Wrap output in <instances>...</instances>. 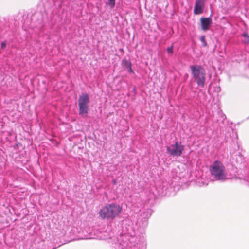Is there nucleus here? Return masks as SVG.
Masks as SVG:
<instances>
[{
  "instance_id": "7",
  "label": "nucleus",
  "mask_w": 249,
  "mask_h": 249,
  "mask_svg": "<svg viewBox=\"0 0 249 249\" xmlns=\"http://www.w3.org/2000/svg\"><path fill=\"white\" fill-rule=\"evenodd\" d=\"M89 103V96L87 93H83L78 100L79 105H88Z\"/></svg>"
},
{
  "instance_id": "9",
  "label": "nucleus",
  "mask_w": 249,
  "mask_h": 249,
  "mask_svg": "<svg viewBox=\"0 0 249 249\" xmlns=\"http://www.w3.org/2000/svg\"><path fill=\"white\" fill-rule=\"evenodd\" d=\"M79 114L82 116H86L88 112V105H79Z\"/></svg>"
},
{
  "instance_id": "5",
  "label": "nucleus",
  "mask_w": 249,
  "mask_h": 249,
  "mask_svg": "<svg viewBox=\"0 0 249 249\" xmlns=\"http://www.w3.org/2000/svg\"><path fill=\"white\" fill-rule=\"evenodd\" d=\"M205 6L204 0H196L195 2L194 13L196 15L201 14Z\"/></svg>"
},
{
  "instance_id": "14",
  "label": "nucleus",
  "mask_w": 249,
  "mask_h": 249,
  "mask_svg": "<svg viewBox=\"0 0 249 249\" xmlns=\"http://www.w3.org/2000/svg\"><path fill=\"white\" fill-rule=\"evenodd\" d=\"M6 46V43L5 42H2L1 44V48L2 49H4L5 48Z\"/></svg>"
},
{
  "instance_id": "1",
  "label": "nucleus",
  "mask_w": 249,
  "mask_h": 249,
  "mask_svg": "<svg viewBox=\"0 0 249 249\" xmlns=\"http://www.w3.org/2000/svg\"><path fill=\"white\" fill-rule=\"evenodd\" d=\"M122 207L119 205L111 203L107 204L100 210L99 216L102 219H114L121 213Z\"/></svg>"
},
{
  "instance_id": "6",
  "label": "nucleus",
  "mask_w": 249,
  "mask_h": 249,
  "mask_svg": "<svg viewBox=\"0 0 249 249\" xmlns=\"http://www.w3.org/2000/svg\"><path fill=\"white\" fill-rule=\"evenodd\" d=\"M201 26L203 31L209 30V27L212 23V19L210 18H200Z\"/></svg>"
},
{
  "instance_id": "2",
  "label": "nucleus",
  "mask_w": 249,
  "mask_h": 249,
  "mask_svg": "<svg viewBox=\"0 0 249 249\" xmlns=\"http://www.w3.org/2000/svg\"><path fill=\"white\" fill-rule=\"evenodd\" d=\"M191 73L194 81L198 86L203 87L205 81V71L203 68L198 65H195L190 66Z\"/></svg>"
},
{
  "instance_id": "3",
  "label": "nucleus",
  "mask_w": 249,
  "mask_h": 249,
  "mask_svg": "<svg viewBox=\"0 0 249 249\" xmlns=\"http://www.w3.org/2000/svg\"><path fill=\"white\" fill-rule=\"evenodd\" d=\"M210 171L217 180H224L226 178L225 167L219 161L216 160L211 165Z\"/></svg>"
},
{
  "instance_id": "11",
  "label": "nucleus",
  "mask_w": 249,
  "mask_h": 249,
  "mask_svg": "<svg viewBox=\"0 0 249 249\" xmlns=\"http://www.w3.org/2000/svg\"><path fill=\"white\" fill-rule=\"evenodd\" d=\"M108 4L111 8L114 7L115 4V0H108Z\"/></svg>"
},
{
  "instance_id": "15",
  "label": "nucleus",
  "mask_w": 249,
  "mask_h": 249,
  "mask_svg": "<svg viewBox=\"0 0 249 249\" xmlns=\"http://www.w3.org/2000/svg\"><path fill=\"white\" fill-rule=\"evenodd\" d=\"M112 182L114 184H115L116 183V181L115 180H113Z\"/></svg>"
},
{
  "instance_id": "12",
  "label": "nucleus",
  "mask_w": 249,
  "mask_h": 249,
  "mask_svg": "<svg viewBox=\"0 0 249 249\" xmlns=\"http://www.w3.org/2000/svg\"><path fill=\"white\" fill-rule=\"evenodd\" d=\"M243 36L245 37V40L244 42L246 43H248L249 42V36L247 34H244Z\"/></svg>"
},
{
  "instance_id": "4",
  "label": "nucleus",
  "mask_w": 249,
  "mask_h": 249,
  "mask_svg": "<svg viewBox=\"0 0 249 249\" xmlns=\"http://www.w3.org/2000/svg\"><path fill=\"white\" fill-rule=\"evenodd\" d=\"M184 150V146L177 142L174 144L167 147V151L168 153L173 156H180Z\"/></svg>"
},
{
  "instance_id": "13",
  "label": "nucleus",
  "mask_w": 249,
  "mask_h": 249,
  "mask_svg": "<svg viewBox=\"0 0 249 249\" xmlns=\"http://www.w3.org/2000/svg\"><path fill=\"white\" fill-rule=\"evenodd\" d=\"M173 46L169 47L167 49V52L168 53L172 54L173 53Z\"/></svg>"
},
{
  "instance_id": "8",
  "label": "nucleus",
  "mask_w": 249,
  "mask_h": 249,
  "mask_svg": "<svg viewBox=\"0 0 249 249\" xmlns=\"http://www.w3.org/2000/svg\"><path fill=\"white\" fill-rule=\"evenodd\" d=\"M122 64L124 67L127 69L129 72L134 73L132 69V64L130 61L126 59H123L122 61Z\"/></svg>"
},
{
  "instance_id": "10",
  "label": "nucleus",
  "mask_w": 249,
  "mask_h": 249,
  "mask_svg": "<svg viewBox=\"0 0 249 249\" xmlns=\"http://www.w3.org/2000/svg\"><path fill=\"white\" fill-rule=\"evenodd\" d=\"M200 40L202 43L203 47L207 46V43L206 42L205 36H201L200 38Z\"/></svg>"
}]
</instances>
